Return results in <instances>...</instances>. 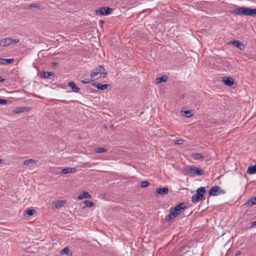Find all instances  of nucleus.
I'll return each instance as SVG.
<instances>
[{
	"mask_svg": "<svg viewBox=\"0 0 256 256\" xmlns=\"http://www.w3.org/2000/svg\"><path fill=\"white\" fill-rule=\"evenodd\" d=\"M54 73L52 72H42L40 74V76L41 78H48L50 77V76H54Z\"/></svg>",
	"mask_w": 256,
	"mask_h": 256,
	"instance_id": "16",
	"label": "nucleus"
},
{
	"mask_svg": "<svg viewBox=\"0 0 256 256\" xmlns=\"http://www.w3.org/2000/svg\"><path fill=\"white\" fill-rule=\"evenodd\" d=\"M246 172L250 174H256V164L254 166H248Z\"/></svg>",
	"mask_w": 256,
	"mask_h": 256,
	"instance_id": "18",
	"label": "nucleus"
},
{
	"mask_svg": "<svg viewBox=\"0 0 256 256\" xmlns=\"http://www.w3.org/2000/svg\"><path fill=\"white\" fill-rule=\"evenodd\" d=\"M232 13L240 16H256V8H251L247 7H240L232 10Z\"/></svg>",
	"mask_w": 256,
	"mask_h": 256,
	"instance_id": "2",
	"label": "nucleus"
},
{
	"mask_svg": "<svg viewBox=\"0 0 256 256\" xmlns=\"http://www.w3.org/2000/svg\"><path fill=\"white\" fill-rule=\"evenodd\" d=\"M196 193L192 197V202L196 204L204 200V195L206 194V189L204 187H200L196 190Z\"/></svg>",
	"mask_w": 256,
	"mask_h": 256,
	"instance_id": "3",
	"label": "nucleus"
},
{
	"mask_svg": "<svg viewBox=\"0 0 256 256\" xmlns=\"http://www.w3.org/2000/svg\"><path fill=\"white\" fill-rule=\"evenodd\" d=\"M69 252V248L68 247H66V248H64L61 252V254H68Z\"/></svg>",
	"mask_w": 256,
	"mask_h": 256,
	"instance_id": "30",
	"label": "nucleus"
},
{
	"mask_svg": "<svg viewBox=\"0 0 256 256\" xmlns=\"http://www.w3.org/2000/svg\"><path fill=\"white\" fill-rule=\"evenodd\" d=\"M30 110V108L29 107H18L16 108L15 110H14V113L16 114H18V113H22L24 112H26L29 111Z\"/></svg>",
	"mask_w": 256,
	"mask_h": 256,
	"instance_id": "13",
	"label": "nucleus"
},
{
	"mask_svg": "<svg viewBox=\"0 0 256 256\" xmlns=\"http://www.w3.org/2000/svg\"><path fill=\"white\" fill-rule=\"evenodd\" d=\"M4 79L2 78L1 76H0V82H2L4 81Z\"/></svg>",
	"mask_w": 256,
	"mask_h": 256,
	"instance_id": "39",
	"label": "nucleus"
},
{
	"mask_svg": "<svg viewBox=\"0 0 256 256\" xmlns=\"http://www.w3.org/2000/svg\"><path fill=\"white\" fill-rule=\"evenodd\" d=\"M96 151L98 153H102L107 152V150L104 148H98L96 150Z\"/></svg>",
	"mask_w": 256,
	"mask_h": 256,
	"instance_id": "27",
	"label": "nucleus"
},
{
	"mask_svg": "<svg viewBox=\"0 0 256 256\" xmlns=\"http://www.w3.org/2000/svg\"><path fill=\"white\" fill-rule=\"evenodd\" d=\"M19 42H20V40L18 38H14V39L11 38V44H17V43Z\"/></svg>",
	"mask_w": 256,
	"mask_h": 256,
	"instance_id": "32",
	"label": "nucleus"
},
{
	"mask_svg": "<svg viewBox=\"0 0 256 256\" xmlns=\"http://www.w3.org/2000/svg\"><path fill=\"white\" fill-rule=\"evenodd\" d=\"M186 208H187L186 204L184 202L178 204L173 208H171L169 214L165 218L166 221L170 222L182 213Z\"/></svg>",
	"mask_w": 256,
	"mask_h": 256,
	"instance_id": "1",
	"label": "nucleus"
},
{
	"mask_svg": "<svg viewBox=\"0 0 256 256\" xmlns=\"http://www.w3.org/2000/svg\"><path fill=\"white\" fill-rule=\"evenodd\" d=\"M184 140L182 139L177 140L175 141L174 144H184Z\"/></svg>",
	"mask_w": 256,
	"mask_h": 256,
	"instance_id": "31",
	"label": "nucleus"
},
{
	"mask_svg": "<svg viewBox=\"0 0 256 256\" xmlns=\"http://www.w3.org/2000/svg\"><path fill=\"white\" fill-rule=\"evenodd\" d=\"M168 80V76H162L160 77L156 78L154 80V82L156 84H159L162 82H166Z\"/></svg>",
	"mask_w": 256,
	"mask_h": 256,
	"instance_id": "15",
	"label": "nucleus"
},
{
	"mask_svg": "<svg viewBox=\"0 0 256 256\" xmlns=\"http://www.w3.org/2000/svg\"><path fill=\"white\" fill-rule=\"evenodd\" d=\"M90 198L91 196L88 192H84L82 193H81L80 195H78V200H82L84 198Z\"/></svg>",
	"mask_w": 256,
	"mask_h": 256,
	"instance_id": "19",
	"label": "nucleus"
},
{
	"mask_svg": "<svg viewBox=\"0 0 256 256\" xmlns=\"http://www.w3.org/2000/svg\"><path fill=\"white\" fill-rule=\"evenodd\" d=\"M187 172L196 174L198 176H202L204 174V170L199 168L188 166L187 168Z\"/></svg>",
	"mask_w": 256,
	"mask_h": 256,
	"instance_id": "6",
	"label": "nucleus"
},
{
	"mask_svg": "<svg viewBox=\"0 0 256 256\" xmlns=\"http://www.w3.org/2000/svg\"><path fill=\"white\" fill-rule=\"evenodd\" d=\"M228 44H232L234 47L237 48L240 50H244L245 48L244 44L238 40L231 41L229 42Z\"/></svg>",
	"mask_w": 256,
	"mask_h": 256,
	"instance_id": "8",
	"label": "nucleus"
},
{
	"mask_svg": "<svg viewBox=\"0 0 256 256\" xmlns=\"http://www.w3.org/2000/svg\"><path fill=\"white\" fill-rule=\"evenodd\" d=\"M68 172L72 173L75 172L76 169L74 168H68Z\"/></svg>",
	"mask_w": 256,
	"mask_h": 256,
	"instance_id": "36",
	"label": "nucleus"
},
{
	"mask_svg": "<svg viewBox=\"0 0 256 256\" xmlns=\"http://www.w3.org/2000/svg\"><path fill=\"white\" fill-rule=\"evenodd\" d=\"M192 158L194 160H198L203 158L201 154H193L192 155Z\"/></svg>",
	"mask_w": 256,
	"mask_h": 256,
	"instance_id": "20",
	"label": "nucleus"
},
{
	"mask_svg": "<svg viewBox=\"0 0 256 256\" xmlns=\"http://www.w3.org/2000/svg\"><path fill=\"white\" fill-rule=\"evenodd\" d=\"M65 201L64 200H58L56 202V208H59L62 206L64 204Z\"/></svg>",
	"mask_w": 256,
	"mask_h": 256,
	"instance_id": "26",
	"label": "nucleus"
},
{
	"mask_svg": "<svg viewBox=\"0 0 256 256\" xmlns=\"http://www.w3.org/2000/svg\"><path fill=\"white\" fill-rule=\"evenodd\" d=\"M256 226V220L252 222H251V226Z\"/></svg>",
	"mask_w": 256,
	"mask_h": 256,
	"instance_id": "38",
	"label": "nucleus"
},
{
	"mask_svg": "<svg viewBox=\"0 0 256 256\" xmlns=\"http://www.w3.org/2000/svg\"><path fill=\"white\" fill-rule=\"evenodd\" d=\"M240 254V251H237L236 252V256H238Z\"/></svg>",
	"mask_w": 256,
	"mask_h": 256,
	"instance_id": "41",
	"label": "nucleus"
},
{
	"mask_svg": "<svg viewBox=\"0 0 256 256\" xmlns=\"http://www.w3.org/2000/svg\"><path fill=\"white\" fill-rule=\"evenodd\" d=\"M90 82V80L88 78H85L81 80V82L84 84H88Z\"/></svg>",
	"mask_w": 256,
	"mask_h": 256,
	"instance_id": "34",
	"label": "nucleus"
},
{
	"mask_svg": "<svg viewBox=\"0 0 256 256\" xmlns=\"http://www.w3.org/2000/svg\"><path fill=\"white\" fill-rule=\"evenodd\" d=\"M222 82L228 86H232L234 83V79L232 77L224 76L222 78Z\"/></svg>",
	"mask_w": 256,
	"mask_h": 256,
	"instance_id": "9",
	"label": "nucleus"
},
{
	"mask_svg": "<svg viewBox=\"0 0 256 256\" xmlns=\"http://www.w3.org/2000/svg\"><path fill=\"white\" fill-rule=\"evenodd\" d=\"M99 25L102 26V24H104V22L102 20H100L99 21Z\"/></svg>",
	"mask_w": 256,
	"mask_h": 256,
	"instance_id": "37",
	"label": "nucleus"
},
{
	"mask_svg": "<svg viewBox=\"0 0 256 256\" xmlns=\"http://www.w3.org/2000/svg\"><path fill=\"white\" fill-rule=\"evenodd\" d=\"M24 212V214H26L29 216H31L34 213H36V211L32 209L25 210Z\"/></svg>",
	"mask_w": 256,
	"mask_h": 256,
	"instance_id": "22",
	"label": "nucleus"
},
{
	"mask_svg": "<svg viewBox=\"0 0 256 256\" xmlns=\"http://www.w3.org/2000/svg\"><path fill=\"white\" fill-rule=\"evenodd\" d=\"M84 204L88 208L92 207L94 205V202L88 200L84 201Z\"/></svg>",
	"mask_w": 256,
	"mask_h": 256,
	"instance_id": "25",
	"label": "nucleus"
},
{
	"mask_svg": "<svg viewBox=\"0 0 256 256\" xmlns=\"http://www.w3.org/2000/svg\"><path fill=\"white\" fill-rule=\"evenodd\" d=\"M14 62V58L6 59L0 58V64L4 65H8Z\"/></svg>",
	"mask_w": 256,
	"mask_h": 256,
	"instance_id": "14",
	"label": "nucleus"
},
{
	"mask_svg": "<svg viewBox=\"0 0 256 256\" xmlns=\"http://www.w3.org/2000/svg\"><path fill=\"white\" fill-rule=\"evenodd\" d=\"M2 162V160L0 158V164H1Z\"/></svg>",
	"mask_w": 256,
	"mask_h": 256,
	"instance_id": "42",
	"label": "nucleus"
},
{
	"mask_svg": "<svg viewBox=\"0 0 256 256\" xmlns=\"http://www.w3.org/2000/svg\"><path fill=\"white\" fill-rule=\"evenodd\" d=\"M225 193V191L220 189V188L218 186H214L211 187L208 192L209 195L212 196H216L220 194H223Z\"/></svg>",
	"mask_w": 256,
	"mask_h": 256,
	"instance_id": "5",
	"label": "nucleus"
},
{
	"mask_svg": "<svg viewBox=\"0 0 256 256\" xmlns=\"http://www.w3.org/2000/svg\"><path fill=\"white\" fill-rule=\"evenodd\" d=\"M92 86H96L98 89L100 90H104L106 89L109 84H101L100 83H98V82H94L92 84Z\"/></svg>",
	"mask_w": 256,
	"mask_h": 256,
	"instance_id": "11",
	"label": "nucleus"
},
{
	"mask_svg": "<svg viewBox=\"0 0 256 256\" xmlns=\"http://www.w3.org/2000/svg\"><path fill=\"white\" fill-rule=\"evenodd\" d=\"M61 172L62 174H66L68 173V168H64L62 169Z\"/></svg>",
	"mask_w": 256,
	"mask_h": 256,
	"instance_id": "33",
	"label": "nucleus"
},
{
	"mask_svg": "<svg viewBox=\"0 0 256 256\" xmlns=\"http://www.w3.org/2000/svg\"><path fill=\"white\" fill-rule=\"evenodd\" d=\"M150 185V182L148 181H144L141 183V186L142 188H146Z\"/></svg>",
	"mask_w": 256,
	"mask_h": 256,
	"instance_id": "29",
	"label": "nucleus"
},
{
	"mask_svg": "<svg viewBox=\"0 0 256 256\" xmlns=\"http://www.w3.org/2000/svg\"><path fill=\"white\" fill-rule=\"evenodd\" d=\"M156 192L158 194L165 195L168 194V188L166 187L158 188L156 190Z\"/></svg>",
	"mask_w": 256,
	"mask_h": 256,
	"instance_id": "12",
	"label": "nucleus"
},
{
	"mask_svg": "<svg viewBox=\"0 0 256 256\" xmlns=\"http://www.w3.org/2000/svg\"><path fill=\"white\" fill-rule=\"evenodd\" d=\"M248 204L250 206H252L254 204H256V197L253 198H251L250 200H248L247 202Z\"/></svg>",
	"mask_w": 256,
	"mask_h": 256,
	"instance_id": "24",
	"label": "nucleus"
},
{
	"mask_svg": "<svg viewBox=\"0 0 256 256\" xmlns=\"http://www.w3.org/2000/svg\"><path fill=\"white\" fill-rule=\"evenodd\" d=\"M35 163H36V160L32 158L26 160L23 162V164L24 165H28L29 164H33Z\"/></svg>",
	"mask_w": 256,
	"mask_h": 256,
	"instance_id": "21",
	"label": "nucleus"
},
{
	"mask_svg": "<svg viewBox=\"0 0 256 256\" xmlns=\"http://www.w3.org/2000/svg\"><path fill=\"white\" fill-rule=\"evenodd\" d=\"M224 66L228 70H230L234 68L231 63L228 61H226L224 62Z\"/></svg>",
	"mask_w": 256,
	"mask_h": 256,
	"instance_id": "23",
	"label": "nucleus"
},
{
	"mask_svg": "<svg viewBox=\"0 0 256 256\" xmlns=\"http://www.w3.org/2000/svg\"><path fill=\"white\" fill-rule=\"evenodd\" d=\"M184 116L186 118H190L192 116V112L190 110H185Z\"/></svg>",
	"mask_w": 256,
	"mask_h": 256,
	"instance_id": "28",
	"label": "nucleus"
},
{
	"mask_svg": "<svg viewBox=\"0 0 256 256\" xmlns=\"http://www.w3.org/2000/svg\"><path fill=\"white\" fill-rule=\"evenodd\" d=\"M98 74H100V78H105L106 76L107 72L103 66H99L94 69L91 72L90 78L92 79H96L95 78Z\"/></svg>",
	"mask_w": 256,
	"mask_h": 256,
	"instance_id": "4",
	"label": "nucleus"
},
{
	"mask_svg": "<svg viewBox=\"0 0 256 256\" xmlns=\"http://www.w3.org/2000/svg\"><path fill=\"white\" fill-rule=\"evenodd\" d=\"M8 100L5 99L0 98V104H5L7 103Z\"/></svg>",
	"mask_w": 256,
	"mask_h": 256,
	"instance_id": "35",
	"label": "nucleus"
},
{
	"mask_svg": "<svg viewBox=\"0 0 256 256\" xmlns=\"http://www.w3.org/2000/svg\"><path fill=\"white\" fill-rule=\"evenodd\" d=\"M11 44V38H3L0 40V46H7Z\"/></svg>",
	"mask_w": 256,
	"mask_h": 256,
	"instance_id": "10",
	"label": "nucleus"
},
{
	"mask_svg": "<svg viewBox=\"0 0 256 256\" xmlns=\"http://www.w3.org/2000/svg\"><path fill=\"white\" fill-rule=\"evenodd\" d=\"M112 11V8L109 7L102 6L100 8L99 10H96V12H99L102 16L108 15Z\"/></svg>",
	"mask_w": 256,
	"mask_h": 256,
	"instance_id": "7",
	"label": "nucleus"
},
{
	"mask_svg": "<svg viewBox=\"0 0 256 256\" xmlns=\"http://www.w3.org/2000/svg\"><path fill=\"white\" fill-rule=\"evenodd\" d=\"M31 6L32 7L36 8L37 7V4H31Z\"/></svg>",
	"mask_w": 256,
	"mask_h": 256,
	"instance_id": "40",
	"label": "nucleus"
},
{
	"mask_svg": "<svg viewBox=\"0 0 256 256\" xmlns=\"http://www.w3.org/2000/svg\"><path fill=\"white\" fill-rule=\"evenodd\" d=\"M68 86L70 87L74 92H78L80 90V88H78V86L73 82H69L68 84Z\"/></svg>",
	"mask_w": 256,
	"mask_h": 256,
	"instance_id": "17",
	"label": "nucleus"
}]
</instances>
